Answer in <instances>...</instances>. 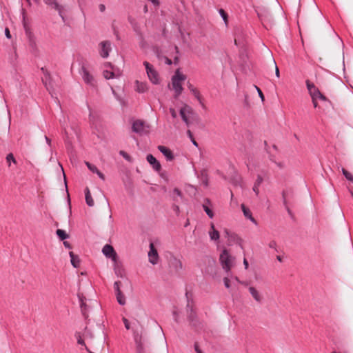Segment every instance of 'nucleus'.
<instances>
[{"mask_svg": "<svg viewBox=\"0 0 353 353\" xmlns=\"http://www.w3.org/2000/svg\"><path fill=\"white\" fill-rule=\"evenodd\" d=\"M85 202H86L87 205L90 207L93 206L94 201L90 194V190L88 188H85Z\"/></svg>", "mask_w": 353, "mask_h": 353, "instance_id": "23", "label": "nucleus"}, {"mask_svg": "<svg viewBox=\"0 0 353 353\" xmlns=\"http://www.w3.org/2000/svg\"><path fill=\"white\" fill-rule=\"evenodd\" d=\"M223 282H224V285H225V288H229L230 286V280H229V279L227 278V277H225L223 279Z\"/></svg>", "mask_w": 353, "mask_h": 353, "instance_id": "42", "label": "nucleus"}, {"mask_svg": "<svg viewBox=\"0 0 353 353\" xmlns=\"http://www.w3.org/2000/svg\"><path fill=\"white\" fill-rule=\"evenodd\" d=\"M41 70L43 72V73L46 75V77H48L50 78V73H49V72H48L47 70H45L43 68H42Z\"/></svg>", "mask_w": 353, "mask_h": 353, "instance_id": "51", "label": "nucleus"}, {"mask_svg": "<svg viewBox=\"0 0 353 353\" xmlns=\"http://www.w3.org/2000/svg\"><path fill=\"white\" fill-rule=\"evenodd\" d=\"M282 196L283 200V204L285 207L286 210L288 211V213L292 219H294V216L290 208V205L293 204L294 199L293 190L291 189L283 190L282 192Z\"/></svg>", "mask_w": 353, "mask_h": 353, "instance_id": "5", "label": "nucleus"}, {"mask_svg": "<svg viewBox=\"0 0 353 353\" xmlns=\"http://www.w3.org/2000/svg\"><path fill=\"white\" fill-rule=\"evenodd\" d=\"M146 128H148V126L146 125L145 123L142 120L138 119L133 122L132 130L135 133L143 134L148 132Z\"/></svg>", "mask_w": 353, "mask_h": 353, "instance_id": "8", "label": "nucleus"}, {"mask_svg": "<svg viewBox=\"0 0 353 353\" xmlns=\"http://www.w3.org/2000/svg\"><path fill=\"white\" fill-rule=\"evenodd\" d=\"M276 259H277V260H278L279 261H280V262H281V261H282V258H281V256H276Z\"/></svg>", "mask_w": 353, "mask_h": 353, "instance_id": "63", "label": "nucleus"}, {"mask_svg": "<svg viewBox=\"0 0 353 353\" xmlns=\"http://www.w3.org/2000/svg\"><path fill=\"white\" fill-rule=\"evenodd\" d=\"M146 159L148 162L152 165L153 169L157 172H160L161 170V165L159 161L157 160V159L152 155V154H148Z\"/></svg>", "mask_w": 353, "mask_h": 353, "instance_id": "13", "label": "nucleus"}, {"mask_svg": "<svg viewBox=\"0 0 353 353\" xmlns=\"http://www.w3.org/2000/svg\"><path fill=\"white\" fill-rule=\"evenodd\" d=\"M165 63L166 64H168V65H171L172 64V62L171 59H170L168 57H165Z\"/></svg>", "mask_w": 353, "mask_h": 353, "instance_id": "52", "label": "nucleus"}, {"mask_svg": "<svg viewBox=\"0 0 353 353\" xmlns=\"http://www.w3.org/2000/svg\"><path fill=\"white\" fill-rule=\"evenodd\" d=\"M83 334L85 336V337H87L88 336H90V338L92 337V335L91 334L88 333L87 327L85 328V333Z\"/></svg>", "mask_w": 353, "mask_h": 353, "instance_id": "49", "label": "nucleus"}, {"mask_svg": "<svg viewBox=\"0 0 353 353\" xmlns=\"http://www.w3.org/2000/svg\"><path fill=\"white\" fill-rule=\"evenodd\" d=\"M105 6L103 4H100L99 5V10L101 12H103L105 10Z\"/></svg>", "mask_w": 353, "mask_h": 353, "instance_id": "54", "label": "nucleus"}, {"mask_svg": "<svg viewBox=\"0 0 353 353\" xmlns=\"http://www.w3.org/2000/svg\"><path fill=\"white\" fill-rule=\"evenodd\" d=\"M188 88L192 92V94L195 96V97L201 102V98L200 96V93L199 90L195 88L190 83H188Z\"/></svg>", "mask_w": 353, "mask_h": 353, "instance_id": "26", "label": "nucleus"}, {"mask_svg": "<svg viewBox=\"0 0 353 353\" xmlns=\"http://www.w3.org/2000/svg\"><path fill=\"white\" fill-rule=\"evenodd\" d=\"M194 349L196 353H203L202 351L200 350L197 343H194Z\"/></svg>", "mask_w": 353, "mask_h": 353, "instance_id": "44", "label": "nucleus"}, {"mask_svg": "<svg viewBox=\"0 0 353 353\" xmlns=\"http://www.w3.org/2000/svg\"><path fill=\"white\" fill-rule=\"evenodd\" d=\"M108 257H109V258H111V259H112V260L114 263H117V258H118V257H117V253H116V252H115V254H114V256H113V254H112V255H111V256H109Z\"/></svg>", "mask_w": 353, "mask_h": 353, "instance_id": "46", "label": "nucleus"}, {"mask_svg": "<svg viewBox=\"0 0 353 353\" xmlns=\"http://www.w3.org/2000/svg\"><path fill=\"white\" fill-rule=\"evenodd\" d=\"M45 139H46L47 143L50 145L51 143V140L46 136H45Z\"/></svg>", "mask_w": 353, "mask_h": 353, "instance_id": "60", "label": "nucleus"}, {"mask_svg": "<svg viewBox=\"0 0 353 353\" xmlns=\"http://www.w3.org/2000/svg\"><path fill=\"white\" fill-rule=\"evenodd\" d=\"M63 245H64L65 247H66V248H68L69 249H70L72 248L71 245L68 241H63Z\"/></svg>", "mask_w": 353, "mask_h": 353, "instance_id": "50", "label": "nucleus"}, {"mask_svg": "<svg viewBox=\"0 0 353 353\" xmlns=\"http://www.w3.org/2000/svg\"><path fill=\"white\" fill-rule=\"evenodd\" d=\"M170 112L171 115L172 116V117L175 118L176 117V113L174 109L170 108Z\"/></svg>", "mask_w": 353, "mask_h": 353, "instance_id": "48", "label": "nucleus"}, {"mask_svg": "<svg viewBox=\"0 0 353 353\" xmlns=\"http://www.w3.org/2000/svg\"><path fill=\"white\" fill-rule=\"evenodd\" d=\"M81 74H82L83 79L87 84H89L92 86H94V77L90 74V72L85 68V66H82V68H81Z\"/></svg>", "mask_w": 353, "mask_h": 353, "instance_id": "12", "label": "nucleus"}, {"mask_svg": "<svg viewBox=\"0 0 353 353\" xmlns=\"http://www.w3.org/2000/svg\"><path fill=\"white\" fill-rule=\"evenodd\" d=\"M191 140H192V143H193L195 146H198V143H197V142L194 140V138H193V139H191Z\"/></svg>", "mask_w": 353, "mask_h": 353, "instance_id": "59", "label": "nucleus"}, {"mask_svg": "<svg viewBox=\"0 0 353 353\" xmlns=\"http://www.w3.org/2000/svg\"><path fill=\"white\" fill-rule=\"evenodd\" d=\"M123 322L125 325V327L127 329V330H130V322L128 321V320L125 318V317H123Z\"/></svg>", "mask_w": 353, "mask_h": 353, "instance_id": "37", "label": "nucleus"}, {"mask_svg": "<svg viewBox=\"0 0 353 353\" xmlns=\"http://www.w3.org/2000/svg\"><path fill=\"white\" fill-rule=\"evenodd\" d=\"M306 85L307 90L310 92V94L312 99L313 105L315 108L317 107V99H320L322 101H326L327 98L324 96L319 90L318 88L315 86L313 83H311L309 80L306 81Z\"/></svg>", "mask_w": 353, "mask_h": 353, "instance_id": "4", "label": "nucleus"}, {"mask_svg": "<svg viewBox=\"0 0 353 353\" xmlns=\"http://www.w3.org/2000/svg\"><path fill=\"white\" fill-rule=\"evenodd\" d=\"M173 192L177 196H181V197L182 196V192H181V191L179 189L176 188L174 189Z\"/></svg>", "mask_w": 353, "mask_h": 353, "instance_id": "43", "label": "nucleus"}, {"mask_svg": "<svg viewBox=\"0 0 353 353\" xmlns=\"http://www.w3.org/2000/svg\"><path fill=\"white\" fill-rule=\"evenodd\" d=\"M210 228H211L210 231H214V230H216L214 228V225L212 223H211Z\"/></svg>", "mask_w": 353, "mask_h": 353, "instance_id": "62", "label": "nucleus"}, {"mask_svg": "<svg viewBox=\"0 0 353 353\" xmlns=\"http://www.w3.org/2000/svg\"><path fill=\"white\" fill-rule=\"evenodd\" d=\"M99 54L101 57L107 58L109 56V52L111 50V43L109 41H103L99 43Z\"/></svg>", "mask_w": 353, "mask_h": 353, "instance_id": "10", "label": "nucleus"}, {"mask_svg": "<svg viewBox=\"0 0 353 353\" xmlns=\"http://www.w3.org/2000/svg\"><path fill=\"white\" fill-rule=\"evenodd\" d=\"M186 76L179 72V70H176L175 74L172 77V84L173 89L175 91L174 97L177 99L181 94L183 88L182 87V81L185 80Z\"/></svg>", "mask_w": 353, "mask_h": 353, "instance_id": "2", "label": "nucleus"}, {"mask_svg": "<svg viewBox=\"0 0 353 353\" xmlns=\"http://www.w3.org/2000/svg\"><path fill=\"white\" fill-rule=\"evenodd\" d=\"M270 159L271 161L276 163L274 156L270 155Z\"/></svg>", "mask_w": 353, "mask_h": 353, "instance_id": "61", "label": "nucleus"}, {"mask_svg": "<svg viewBox=\"0 0 353 353\" xmlns=\"http://www.w3.org/2000/svg\"><path fill=\"white\" fill-rule=\"evenodd\" d=\"M56 233L61 240H65L69 237V235L66 234L64 230L61 229L57 230Z\"/></svg>", "mask_w": 353, "mask_h": 353, "instance_id": "28", "label": "nucleus"}, {"mask_svg": "<svg viewBox=\"0 0 353 353\" xmlns=\"http://www.w3.org/2000/svg\"><path fill=\"white\" fill-rule=\"evenodd\" d=\"M187 312L188 319L190 322V324L195 328L199 327L201 323L198 319L196 312L193 309V307L190 306L189 303L187 305Z\"/></svg>", "mask_w": 353, "mask_h": 353, "instance_id": "6", "label": "nucleus"}, {"mask_svg": "<svg viewBox=\"0 0 353 353\" xmlns=\"http://www.w3.org/2000/svg\"><path fill=\"white\" fill-rule=\"evenodd\" d=\"M102 252H103V254L107 257H108L109 256H111L112 254L113 255L115 254V251H114L113 247L108 244H106L103 248Z\"/></svg>", "mask_w": 353, "mask_h": 353, "instance_id": "19", "label": "nucleus"}, {"mask_svg": "<svg viewBox=\"0 0 353 353\" xmlns=\"http://www.w3.org/2000/svg\"><path fill=\"white\" fill-rule=\"evenodd\" d=\"M249 291L253 298L258 302H260L261 301V296L259 293V292L254 288V287H250Z\"/></svg>", "mask_w": 353, "mask_h": 353, "instance_id": "25", "label": "nucleus"}, {"mask_svg": "<svg viewBox=\"0 0 353 353\" xmlns=\"http://www.w3.org/2000/svg\"><path fill=\"white\" fill-rule=\"evenodd\" d=\"M243 264H244L245 268L247 270L248 268L249 265H248V262L246 259H244Z\"/></svg>", "mask_w": 353, "mask_h": 353, "instance_id": "53", "label": "nucleus"}, {"mask_svg": "<svg viewBox=\"0 0 353 353\" xmlns=\"http://www.w3.org/2000/svg\"><path fill=\"white\" fill-rule=\"evenodd\" d=\"M187 133H188V136H189V137H190V139H193V138H194V137H193V135H192V132H191L190 130H188L187 131Z\"/></svg>", "mask_w": 353, "mask_h": 353, "instance_id": "56", "label": "nucleus"}, {"mask_svg": "<svg viewBox=\"0 0 353 353\" xmlns=\"http://www.w3.org/2000/svg\"><path fill=\"white\" fill-rule=\"evenodd\" d=\"M136 90L139 93H143L148 90V86L145 83L139 82L136 81Z\"/></svg>", "mask_w": 353, "mask_h": 353, "instance_id": "22", "label": "nucleus"}, {"mask_svg": "<svg viewBox=\"0 0 353 353\" xmlns=\"http://www.w3.org/2000/svg\"><path fill=\"white\" fill-rule=\"evenodd\" d=\"M5 34H6L7 38H8V39L11 38V34H10V30H9V29L8 28H6L5 29Z\"/></svg>", "mask_w": 353, "mask_h": 353, "instance_id": "45", "label": "nucleus"}, {"mask_svg": "<svg viewBox=\"0 0 353 353\" xmlns=\"http://www.w3.org/2000/svg\"><path fill=\"white\" fill-rule=\"evenodd\" d=\"M209 235L211 240L217 241L220 238L219 232L216 230H214V231H210Z\"/></svg>", "mask_w": 353, "mask_h": 353, "instance_id": "29", "label": "nucleus"}, {"mask_svg": "<svg viewBox=\"0 0 353 353\" xmlns=\"http://www.w3.org/2000/svg\"><path fill=\"white\" fill-rule=\"evenodd\" d=\"M44 3L50 6L52 8L58 10L59 12L61 10V6L57 3L56 0H43Z\"/></svg>", "mask_w": 353, "mask_h": 353, "instance_id": "20", "label": "nucleus"}, {"mask_svg": "<svg viewBox=\"0 0 353 353\" xmlns=\"http://www.w3.org/2000/svg\"><path fill=\"white\" fill-rule=\"evenodd\" d=\"M70 256L71 258V263L74 268H79L80 265V259L78 255L74 254L73 252H69Z\"/></svg>", "mask_w": 353, "mask_h": 353, "instance_id": "18", "label": "nucleus"}, {"mask_svg": "<svg viewBox=\"0 0 353 353\" xmlns=\"http://www.w3.org/2000/svg\"><path fill=\"white\" fill-rule=\"evenodd\" d=\"M169 267L174 272H179L183 268V264L180 259L175 256H171L169 259Z\"/></svg>", "mask_w": 353, "mask_h": 353, "instance_id": "9", "label": "nucleus"}, {"mask_svg": "<svg viewBox=\"0 0 353 353\" xmlns=\"http://www.w3.org/2000/svg\"><path fill=\"white\" fill-rule=\"evenodd\" d=\"M263 179L262 176L260 175V174H258L256 180V181H255L254 185L260 186L261 184L263 183Z\"/></svg>", "mask_w": 353, "mask_h": 353, "instance_id": "35", "label": "nucleus"}, {"mask_svg": "<svg viewBox=\"0 0 353 353\" xmlns=\"http://www.w3.org/2000/svg\"><path fill=\"white\" fill-rule=\"evenodd\" d=\"M241 209L244 216L250 219L252 223L256 224V219L252 216V212L249 208H248L244 204H241Z\"/></svg>", "mask_w": 353, "mask_h": 353, "instance_id": "17", "label": "nucleus"}, {"mask_svg": "<svg viewBox=\"0 0 353 353\" xmlns=\"http://www.w3.org/2000/svg\"><path fill=\"white\" fill-rule=\"evenodd\" d=\"M120 154L121 155H123L125 158L128 159L129 157V156L123 151H121L120 152Z\"/></svg>", "mask_w": 353, "mask_h": 353, "instance_id": "55", "label": "nucleus"}, {"mask_svg": "<svg viewBox=\"0 0 353 353\" xmlns=\"http://www.w3.org/2000/svg\"><path fill=\"white\" fill-rule=\"evenodd\" d=\"M149 261L155 265L159 261V254L157 249L155 248L153 243L150 244V251L148 252Z\"/></svg>", "mask_w": 353, "mask_h": 353, "instance_id": "11", "label": "nucleus"}, {"mask_svg": "<svg viewBox=\"0 0 353 353\" xmlns=\"http://www.w3.org/2000/svg\"><path fill=\"white\" fill-rule=\"evenodd\" d=\"M219 12L221 17H222L223 20L224 21V22H227L228 21L227 13L223 9H220L219 10Z\"/></svg>", "mask_w": 353, "mask_h": 353, "instance_id": "34", "label": "nucleus"}, {"mask_svg": "<svg viewBox=\"0 0 353 353\" xmlns=\"http://www.w3.org/2000/svg\"><path fill=\"white\" fill-rule=\"evenodd\" d=\"M230 236L234 239L236 238L239 241H241V239L239 238L236 234H232Z\"/></svg>", "mask_w": 353, "mask_h": 353, "instance_id": "57", "label": "nucleus"}, {"mask_svg": "<svg viewBox=\"0 0 353 353\" xmlns=\"http://www.w3.org/2000/svg\"><path fill=\"white\" fill-rule=\"evenodd\" d=\"M255 88L256 89L258 93H259V95L260 97V98L261 99V100L263 101H264V95L262 92V91L260 90V88H259L256 85H255Z\"/></svg>", "mask_w": 353, "mask_h": 353, "instance_id": "40", "label": "nucleus"}, {"mask_svg": "<svg viewBox=\"0 0 353 353\" xmlns=\"http://www.w3.org/2000/svg\"><path fill=\"white\" fill-rule=\"evenodd\" d=\"M235 258L230 255L228 250L224 249L220 254L219 261L222 268L227 272H230L234 265Z\"/></svg>", "mask_w": 353, "mask_h": 353, "instance_id": "3", "label": "nucleus"}, {"mask_svg": "<svg viewBox=\"0 0 353 353\" xmlns=\"http://www.w3.org/2000/svg\"><path fill=\"white\" fill-rule=\"evenodd\" d=\"M117 299L120 305H123L125 304V298L121 291L117 293Z\"/></svg>", "mask_w": 353, "mask_h": 353, "instance_id": "30", "label": "nucleus"}, {"mask_svg": "<svg viewBox=\"0 0 353 353\" xmlns=\"http://www.w3.org/2000/svg\"><path fill=\"white\" fill-rule=\"evenodd\" d=\"M120 284H121L120 281H116L114 283V290H115L117 293L119 292H121Z\"/></svg>", "mask_w": 353, "mask_h": 353, "instance_id": "36", "label": "nucleus"}, {"mask_svg": "<svg viewBox=\"0 0 353 353\" xmlns=\"http://www.w3.org/2000/svg\"><path fill=\"white\" fill-rule=\"evenodd\" d=\"M84 336L83 334H81V332H77L75 333V337L77 340V343L79 344V345H83L85 347L86 346L85 343V341L83 339V336Z\"/></svg>", "mask_w": 353, "mask_h": 353, "instance_id": "27", "label": "nucleus"}, {"mask_svg": "<svg viewBox=\"0 0 353 353\" xmlns=\"http://www.w3.org/2000/svg\"><path fill=\"white\" fill-rule=\"evenodd\" d=\"M143 65L145 66L147 74L154 84H158L159 83V74L154 69L153 66L150 64L148 61H144Z\"/></svg>", "mask_w": 353, "mask_h": 353, "instance_id": "7", "label": "nucleus"}, {"mask_svg": "<svg viewBox=\"0 0 353 353\" xmlns=\"http://www.w3.org/2000/svg\"><path fill=\"white\" fill-rule=\"evenodd\" d=\"M259 186H258V185H254L253 188H252L253 191L255 192V194L256 195H258L259 193Z\"/></svg>", "mask_w": 353, "mask_h": 353, "instance_id": "47", "label": "nucleus"}, {"mask_svg": "<svg viewBox=\"0 0 353 353\" xmlns=\"http://www.w3.org/2000/svg\"><path fill=\"white\" fill-rule=\"evenodd\" d=\"M272 147L275 150H278V148L276 145H273Z\"/></svg>", "mask_w": 353, "mask_h": 353, "instance_id": "64", "label": "nucleus"}, {"mask_svg": "<svg viewBox=\"0 0 353 353\" xmlns=\"http://www.w3.org/2000/svg\"><path fill=\"white\" fill-rule=\"evenodd\" d=\"M103 77L106 79H112L115 77V74L113 72L108 71V70H104L103 72Z\"/></svg>", "mask_w": 353, "mask_h": 353, "instance_id": "33", "label": "nucleus"}, {"mask_svg": "<svg viewBox=\"0 0 353 353\" xmlns=\"http://www.w3.org/2000/svg\"><path fill=\"white\" fill-rule=\"evenodd\" d=\"M335 39H336V43H338V46H339V52H341V49L342 47V41H341V39L339 37H338L337 35H335Z\"/></svg>", "mask_w": 353, "mask_h": 353, "instance_id": "38", "label": "nucleus"}, {"mask_svg": "<svg viewBox=\"0 0 353 353\" xmlns=\"http://www.w3.org/2000/svg\"><path fill=\"white\" fill-rule=\"evenodd\" d=\"M105 66L110 67L111 68H113V67H112V63H110V62L105 63Z\"/></svg>", "mask_w": 353, "mask_h": 353, "instance_id": "58", "label": "nucleus"}, {"mask_svg": "<svg viewBox=\"0 0 353 353\" xmlns=\"http://www.w3.org/2000/svg\"><path fill=\"white\" fill-rule=\"evenodd\" d=\"M342 172L343 174V175L345 176V177L350 181L352 182L353 183V175L349 172L347 170H345V168H343L342 169Z\"/></svg>", "mask_w": 353, "mask_h": 353, "instance_id": "32", "label": "nucleus"}, {"mask_svg": "<svg viewBox=\"0 0 353 353\" xmlns=\"http://www.w3.org/2000/svg\"><path fill=\"white\" fill-rule=\"evenodd\" d=\"M23 27H24V29L26 30L27 35L29 37L30 47L32 48V50L34 51H36L37 50L36 43H35V41L33 38V36H32L31 32L30 31V28L28 27V23H23Z\"/></svg>", "mask_w": 353, "mask_h": 353, "instance_id": "15", "label": "nucleus"}, {"mask_svg": "<svg viewBox=\"0 0 353 353\" xmlns=\"http://www.w3.org/2000/svg\"><path fill=\"white\" fill-rule=\"evenodd\" d=\"M6 159V161L8 163V167H10L11 162H12L14 164H17V161H16L12 153H9L8 154H7Z\"/></svg>", "mask_w": 353, "mask_h": 353, "instance_id": "31", "label": "nucleus"}, {"mask_svg": "<svg viewBox=\"0 0 353 353\" xmlns=\"http://www.w3.org/2000/svg\"><path fill=\"white\" fill-rule=\"evenodd\" d=\"M269 245V247H270V248H274V249H275V250H276V241H270V242L269 243V245Z\"/></svg>", "mask_w": 353, "mask_h": 353, "instance_id": "41", "label": "nucleus"}, {"mask_svg": "<svg viewBox=\"0 0 353 353\" xmlns=\"http://www.w3.org/2000/svg\"><path fill=\"white\" fill-rule=\"evenodd\" d=\"M188 112V113H190L192 112V108L189 106V105H185L184 108H182L181 110H180V115L183 119V121L185 123V124L187 125H190V121L185 114V112Z\"/></svg>", "mask_w": 353, "mask_h": 353, "instance_id": "16", "label": "nucleus"}, {"mask_svg": "<svg viewBox=\"0 0 353 353\" xmlns=\"http://www.w3.org/2000/svg\"><path fill=\"white\" fill-rule=\"evenodd\" d=\"M210 200L208 199H206L205 203L203 204V208L204 211L206 212V214H208V216L210 218H212L214 216V213H213L212 210H210L209 208V207L207 205V204H210Z\"/></svg>", "mask_w": 353, "mask_h": 353, "instance_id": "24", "label": "nucleus"}, {"mask_svg": "<svg viewBox=\"0 0 353 353\" xmlns=\"http://www.w3.org/2000/svg\"><path fill=\"white\" fill-rule=\"evenodd\" d=\"M158 150L165 157L168 161H172L174 159L172 152L168 148L159 145Z\"/></svg>", "mask_w": 353, "mask_h": 353, "instance_id": "14", "label": "nucleus"}, {"mask_svg": "<svg viewBox=\"0 0 353 353\" xmlns=\"http://www.w3.org/2000/svg\"><path fill=\"white\" fill-rule=\"evenodd\" d=\"M133 339L136 353H146L147 340L141 325H139V328L133 329Z\"/></svg>", "mask_w": 353, "mask_h": 353, "instance_id": "1", "label": "nucleus"}, {"mask_svg": "<svg viewBox=\"0 0 353 353\" xmlns=\"http://www.w3.org/2000/svg\"><path fill=\"white\" fill-rule=\"evenodd\" d=\"M86 165L88 168L90 169V170H91L94 173H97L101 179H105L104 174L102 172H101L95 165H93L88 162H86Z\"/></svg>", "mask_w": 353, "mask_h": 353, "instance_id": "21", "label": "nucleus"}, {"mask_svg": "<svg viewBox=\"0 0 353 353\" xmlns=\"http://www.w3.org/2000/svg\"><path fill=\"white\" fill-rule=\"evenodd\" d=\"M272 61H273V63H274V67H275V74H276V76L277 77H280V72H279V68H278V67L276 65V61H275L274 59H273Z\"/></svg>", "mask_w": 353, "mask_h": 353, "instance_id": "39", "label": "nucleus"}]
</instances>
